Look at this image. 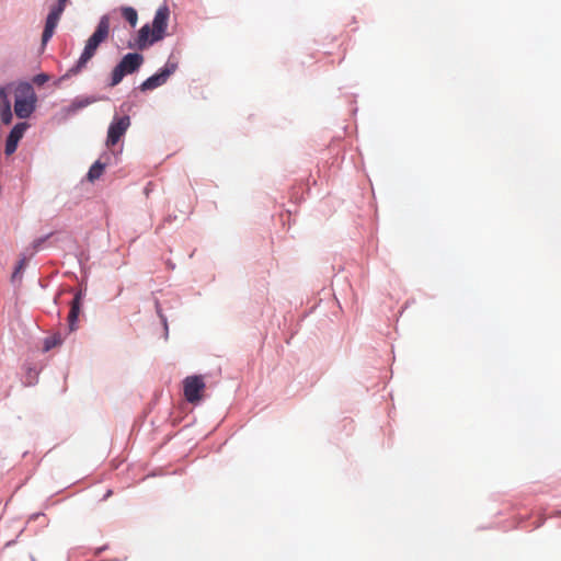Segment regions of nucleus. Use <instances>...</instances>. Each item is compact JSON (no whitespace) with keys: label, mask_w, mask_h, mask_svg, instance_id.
Listing matches in <instances>:
<instances>
[{"label":"nucleus","mask_w":561,"mask_h":561,"mask_svg":"<svg viewBox=\"0 0 561 561\" xmlns=\"http://www.w3.org/2000/svg\"><path fill=\"white\" fill-rule=\"evenodd\" d=\"M170 10L168 5L160 7L153 18L152 25L145 24L139 31L136 38V47L140 50L153 45L165 36Z\"/></svg>","instance_id":"f257e3e1"},{"label":"nucleus","mask_w":561,"mask_h":561,"mask_svg":"<svg viewBox=\"0 0 561 561\" xmlns=\"http://www.w3.org/2000/svg\"><path fill=\"white\" fill-rule=\"evenodd\" d=\"M14 113L19 118H28L36 107L37 98L27 82L19 83L14 89Z\"/></svg>","instance_id":"f03ea898"},{"label":"nucleus","mask_w":561,"mask_h":561,"mask_svg":"<svg viewBox=\"0 0 561 561\" xmlns=\"http://www.w3.org/2000/svg\"><path fill=\"white\" fill-rule=\"evenodd\" d=\"M144 62V56L138 53L125 55L112 71L111 87L117 85L125 76L136 72Z\"/></svg>","instance_id":"7ed1b4c3"},{"label":"nucleus","mask_w":561,"mask_h":561,"mask_svg":"<svg viewBox=\"0 0 561 561\" xmlns=\"http://www.w3.org/2000/svg\"><path fill=\"white\" fill-rule=\"evenodd\" d=\"M206 388L203 376H188L183 380V392L187 402L197 403L202 400V393Z\"/></svg>","instance_id":"20e7f679"},{"label":"nucleus","mask_w":561,"mask_h":561,"mask_svg":"<svg viewBox=\"0 0 561 561\" xmlns=\"http://www.w3.org/2000/svg\"><path fill=\"white\" fill-rule=\"evenodd\" d=\"M130 126V118L127 115L124 116H115L112 123L108 126L107 137H106V147H114L121 138L125 135L127 129Z\"/></svg>","instance_id":"39448f33"},{"label":"nucleus","mask_w":561,"mask_h":561,"mask_svg":"<svg viewBox=\"0 0 561 561\" xmlns=\"http://www.w3.org/2000/svg\"><path fill=\"white\" fill-rule=\"evenodd\" d=\"M176 68H178V65L175 62L168 61L164 65V67L162 69H160L159 72L149 77L140 84V90L149 91V90H153L158 87H161L162 84H164L168 81L170 76L172 73H174Z\"/></svg>","instance_id":"423d86ee"},{"label":"nucleus","mask_w":561,"mask_h":561,"mask_svg":"<svg viewBox=\"0 0 561 561\" xmlns=\"http://www.w3.org/2000/svg\"><path fill=\"white\" fill-rule=\"evenodd\" d=\"M65 5L57 3L47 15L44 32L42 34V43L45 45L54 35L55 28L60 20V16L65 10Z\"/></svg>","instance_id":"0eeeda50"},{"label":"nucleus","mask_w":561,"mask_h":561,"mask_svg":"<svg viewBox=\"0 0 561 561\" xmlns=\"http://www.w3.org/2000/svg\"><path fill=\"white\" fill-rule=\"evenodd\" d=\"M12 84L0 88V119L4 125L11 124L13 118L11 102L9 99Z\"/></svg>","instance_id":"6e6552de"},{"label":"nucleus","mask_w":561,"mask_h":561,"mask_svg":"<svg viewBox=\"0 0 561 561\" xmlns=\"http://www.w3.org/2000/svg\"><path fill=\"white\" fill-rule=\"evenodd\" d=\"M28 127L27 123H19L16 124L10 131L7 141H5V154L11 156L15 152L18 148L19 141L22 139L26 128Z\"/></svg>","instance_id":"1a4fd4ad"},{"label":"nucleus","mask_w":561,"mask_h":561,"mask_svg":"<svg viewBox=\"0 0 561 561\" xmlns=\"http://www.w3.org/2000/svg\"><path fill=\"white\" fill-rule=\"evenodd\" d=\"M110 33V18L107 15H103L100 19V22L94 31V33L89 37V39L100 46L103 43Z\"/></svg>","instance_id":"9d476101"},{"label":"nucleus","mask_w":561,"mask_h":561,"mask_svg":"<svg viewBox=\"0 0 561 561\" xmlns=\"http://www.w3.org/2000/svg\"><path fill=\"white\" fill-rule=\"evenodd\" d=\"M110 33V18L107 15H103L100 19V22L94 31V33L89 37V39L100 46L103 43Z\"/></svg>","instance_id":"9b49d317"},{"label":"nucleus","mask_w":561,"mask_h":561,"mask_svg":"<svg viewBox=\"0 0 561 561\" xmlns=\"http://www.w3.org/2000/svg\"><path fill=\"white\" fill-rule=\"evenodd\" d=\"M99 46L96 44L92 43L90 39L87 41L85 47L77 61V65L70 69L71 73H78L80 72L85 65L91 60V58L94 56L96 49Z\"/></svg>","instance_id":"f8f14e48"},{"label":"nucleus","mask_w":561,"mask_h":561,"mask_svg":"<svg viewBox=\"0 0 561 561\" xmlns=\"http://www.w3.org/2000/svg\"><path fill=\"white\" fill-rule=\"evenodd\" d=\"M81 293H77L71 300L70 311L68 314V327L70 332L77 329V321L81 310Z\"/></svg>","instance_id":"ddd939ff"},{"label":"nucleus","mask_w":561,"mask_h":561,"mask_svg":"<svg viewBox=\"0 0 561 561\" xmlns=\"http://www.w3.org/2000/svg\"><path fill=\"white\" fill-rule=\"evenodd\" d=\"M123 18L130 24V26H136L138 22V13L131 7H123L121 9Z\"/></svg>","instance_id":"4468645a"},{"label":"nucleus","mask_w":561,"mask_h":561,"mask_svg":"<svg viewBox=\"0 0 561 561\" xmlns=\"http://www.w3.org/2000/svg\"><path fill=\"white\" fill-rule=\"evenodd\" d=\"M104 169V163H101L100 161L94 162L88 172L89 181L93 182L100 179V176L103 174Z\"/></svg>","instance_id":"2eb2a0df"},{"label":"nucleus","mask_w":561,"mask_h":561,"mask_svg":"<svg viewBox=\"0 0 561 561\" xmlns=\"http://www.w3.org/2000/svg\"><path fill=\"white\" fill-rule=\"evenodd\" d=\"M62 343V339L60 336V334H54L51 336H48L47 339H45V342H44V351H49L58 345H60Z\"/></svg>","instance_id":"dca6fc26"},{"label":"nucleus","mask_w":561,"mask_h":561,"mask_svg":"<svg viewBox=\"0 0 561 561\" xmlns=\"http://www.w3.org/2000/svg\"><path fill=\"white\" fill-rule=\"evenodd\" d=\"M27 264V259L26 257H22L19 263H18V266L15 267L13 274H12V279H16L18 277L21 276V273L22 271L24 270V267L26 266Z\"/></svg>","instance_id":"f3484780"},{"label":"nucleus","mask_w":561,"mask_h":561,"mask_svg":"<svg viewBox=\"0 0 561 561\" xmlns=\"http://www.w3.org/2000/svg\"><path fill=\"white\" fill-rule=\"evenodd\" d=\"M49 79V77L45 73H39L37 76L34 77L33 81L34 83L38 84V85H42L44 84L45 82H47Z\"/></svg>","instance_id":"a211bd4d"},{"label":"nucleus","mask_w":561,"mask_h":561,"mask_svg":"<svg viewBox=\"0 0 561 561\" xmlns=\"http://www.w3.org/2000/svg\"><path fill=\"white\" fill-rule=\"evenodd\" d=\"M67 1H68V0H58V3L64 4V5L66 7V2H67Z\"/></svg>","instance_id":"6ab92c4d"}]
</instances>
